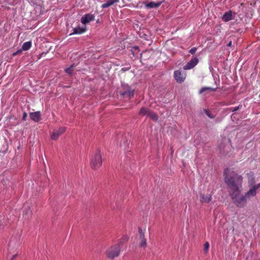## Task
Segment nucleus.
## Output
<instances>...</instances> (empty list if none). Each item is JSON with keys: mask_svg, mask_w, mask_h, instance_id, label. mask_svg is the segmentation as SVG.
<instances>
[{"mask_svg": "<svg viewBox=\"0 0 260 260\" xmlns=\"http://www.w3.org/2000/svg\"><path fill=\"white\" fill-rule=\"evenodd\" d=\"M224 182L230 196H235L241 191L243 177L233 170L226 168L224 170Z\"/></svg>", "mask_w": 260, "mask_h": 260, "instance_id": "1", "label": "nucleus"}, {"mask_svg": "<svg viewBox=\"0 0 260 260\" xmlns=\"http://www.w3.org/2000/svg\"><path fill=\"white\" fill-rule=\"evenodd\" d=\"M119 244L113 245L108 248L106 251V256L110 259L118 257L120 253Z\"/></svg>", "mask_w": 260, "mask_h": 260, "instance_id": "2", "label": "nucleus"}, {"mask_svg": "<svg viewBox=\"0 0 260 260\" xmlns=\"http://www.w3.org/2000/svg\"><path fill=\"white\" fill-rule=\"evenodd\" d=\"M241 191L237 193L234 196H230L236 206L239 208L244 207L247 204V197L245 195H240Z\"/></svg>", "mask_w": 260, "mask_h": 260, "instance_id": "3", "label": "nucleus"}, {"mask_svg": "<svg viewBox=\"0 0 260 260\" xmlns=\"http://www.w3.org/2000/svg\"><path fill=\"white\" fill-rule=\"evenodd\" d=\"M102 164V155L99 150H97L91 159L90 165L94 170L99 169Z\"/></svg>", "mask_w": 260, "mask_h": 260, "instance_id": "4", "label": "nucleus"}, {"mask_svg": "<svg viewBox=\"0 0 260 260\" xmlns=\"http://www.w3.org/2000/svg\"><path fill=\"white\" fill-rule=\"evenodd\" d=\"M120 93L124 97L131 98L134 96V89H132L127 85H124L122 86V88L120 90Z\"/></svg>", "mask_w": 260, "mask_h": 260, "instance_id": "5", "label": "nucleus"}, {"mask_svg": "<svg viewBox=\"0 0 260 260\" xmlns=\"http://www.w3.org/2000/svg\"><path fill=\"white\" fill-rule=\"evenodd\" d=\"M174 76L176 82L179 83L183 82L185 79V75L180 70L174 71Z\"/></svg>", "mask_w": 260, "mask_h": 260, "instance_id": "6", "label": "nucleus"}, {"mask_svg": "<svg viewBox=\"0 0 260 260\" xmlns=\"http://www.w3.org/2000/svg\"><path fill=\"white\" fill-rule=\"evenodd\" d=\"M260 187V183L257 185H253L251 187L249 190L245 193V196L247 198L249 199L253 197L256 194V190Z\"/></svg>", "mask_w": 260, "mask_h": 260, "instance_id": "7", "label": "nucleus"}, {"mask_svg": "<svg viewBox=\"0 0 260 260\" xmlns=\"http://www.w3.org/2000/svg\"><path fill=\"white\" fill-rule=\"evenodd\" d=\"M66 128L65 127H61L57 129L54 131L51 135V138L53 140H56L58 138L65 132Z\"/></svg>", "mask_w": 260, "mask_h": 260, "instance_id": "8", "label": "nucleus"}, {"mask_svg": "<svg viewBox=\"0 0 260 260\" xmlns=\"http://www.w3.org/2000/svg\"><path fill=\"white\" fill-rule=\"evenodd\" d=\"M198 62L199 59L198 58H193L184 66L183 69L185 70H190L194 68L198 64Z\"/></svg>", "mask_w": 260, "mask_h": 260, "instance_id": "9", "label": "nucleus"}, {"mask_svg": "<svg viewBox=\"0 0 260 260\" xmlns=\"http://www.w3.org/2000/svg\"><path fill=\"white\" fill-rule=\"evenodd\" d=\"M94 20V16L91 14H86L81 18V22L83 24H86Z\"/></svg>", "mask_w": 260, "mask_h": 260, "instance_id": "10", "label": "nucleus"}, {"mask_svg": "<svg viewBox=\"0 0 260 260\" xmlns=\"http://www.w3.org/2000/svg\"><path fill=\"white\" fill-rule=\"evenodd\" d=\"M200 202L203 203H208L212 200V194L200 193Z\"/></svg>", "mask_w": 260, "mask_h": 260, "instance_id": "11", "label": "nucleus"}, {"mask_svg": "<svg viewBox=\"0 0 260 260\" xmlns=\"http://www.w3.org/2000/svg\"><path fill=\"white\" fill-rule=\"evenodd\" d=\"M73 30V31L70 34V36H72L73 35L82 34L86 31V28L85 27L78 26L77 27L74 28Z\"/></svg>", "mask_w": 260, "mask_h": 260, "instance_id": "12", "label": "nucleus"}, {"mask_svg": "<svg viewBox=\"0 0 260 260\" xmlns=\"http://www.w3.org/2000/svg\"><path fill=\"white\" fill-rule=\"evenodd\" d=\"M29 117L33 121L38 122L41 120V113L40 111L30 113Z\"/></svg>", "mask_w": 260, "mask_h": 260, "instance_id": "13", "label": "nucleus"}, {"mask_svg": "<svg viewBox=\"0 0 260 260\" xmlns=\"http://www.w3.org/2000/svg\"><path fill=\"white\" fill-rule=\"evenodd\" d=\"M119 0H107L105 3L102 5L101 8L103 9L107 8L112 6L115 3L119 2Z\"/></svg>", "mask_w": 260, "mask_h": 260, "instance_id": "14", "label": "nucleus"}, {"mask_svg": "<svg viewBox=\"0 0 260 260\" xmlns=\"http://www.w3.org/2000/svg\"><path fill=\"white\" fill-rule=\"evenodd\" d=\"M162 3V2H159L155 3L154 2H150V3L146 4L145 7L148 9H152L154 8L159 7Z\"/></svg>", "mask_w": 260, "mask_h": 260, "instance_id": "15", "label": "nucleus"}, {"mask_svg": "<svg viewBox=\"0 0 260 260\" xmlns=\"http://www.w3.org/2000/svg\"><path fill=\"white\" fill-rule=\"evenodd\" d=\"M220 153L223 154H226L228 153V150L230 149V146L228 145L221 144L219 147Z\"/></svg>", "mask_w": 260, "mask_h": 260, "instance_id": "16", "label": "nucleus"}, {"mask_svg": "<svg viewBox=\"0 0 260 260\" xmlns=\"http://www.w3.org/2000/svg\"><path fill=\"white\" fill-rule=\"evenodd\" d=\"M222 19L224 21H229L233 19L232 14L231 11L226 12L222 17Z\"/></svg>", "mask_w": 260, "mask_h": 260, "instance_id": "17", "label": "nucleus"}, {"mask_svg": "<svg viewBox=\"0 0 260 260\" xmlns=\"http://www.w3.org/2000/svg\"><path fill=\"white\" fill-rule=\"evenodd\" d=\"M31 46V41L26 42L23 43L22 46V49L24 51H27L29 50Z\"/></svg>", "mask_w": 260, "mask_h": 260, "instance_id": "18", "label": "nucleus"}, {"mask_svg": "<svg viewBox=\"0 0 260 260\" xmlns=\"http://www.w3.org/2000/svg\"><path fill=\"white\" fill-rule=\"evenodd\" d=\"M149 111L150 110H149L147 108L143 107L141 109L139 114L142 116H148Z\"/></svg>", "mask_w": 260, "mask_h": 260, "instance_id": "19", "label": "nucleus"}, {"mask_svg": "<svg viewBox=\"0 0 260 260\" xmlns=\"http://www.w3.org/2000/svg\"><path fill=\"white\" fill-rule=\"evenodd\" d=\"M147 116L151 118L154 121H157L158 119V117L157 115L151 111H150L148 113V115Z\"/></svg>", "mask_w": 260, "mask_h": 260, "instance_id": "20", "label": "nucleus"}, {"mask_svg": "<svg viewBox=\"0 0 260 260\" xmlns=\"http://www.w3.org/2000/svg\"><path fill=\"white\" fill-rule=\"evenodd\" d=\"M75 67L74 65V64H72L71 66L70 67L68 68H67L66 70H65V72L69 74V75H72V73H73V72L74 71V68Z\"/></svg>", "mask_w": 260, "mask_h": 260, "instance_id": "21", "label": "nucleus"}, {"mask_svg": "<svg viewBox=\"0 0 260 260\" xmlns=\"http://www.w3.org/2000/svg\"><path fill=\"white\" fill-rule=\"evenodd\" d=\"M216 89V88H212L211 87H203L201 89V90H200V93H202L204 92H205V91L206 90H212V91H215Z\"/></svg>", "mask_w": 260, "mask_h": 260, "instance_id": "22", "label": "nucleus"}, {"mask_svg": "<svg viewBox=\"0 0 260 260\" xmlns=\"http://www.w3.org/2000/svg\"><path fill=\"white\" fill-rule=\"evenodd\" d=\"M139 234L140 236V240L145 239L144 233L143 232L142 229L141 228H139Z\"/></svg>", "mask_w": 260, "mask_h": 260, "instance_id": "23", "label": "nucleus"}, {"mask_svg": "<svg viewBox=\"0 0 260 260\" xmlns=\"http://www.w3.org/2000/svg\"><path fill=\"white\" fill-rule=\"evenodd\" d=\"M209 246H210V245H209V242H206L204 245V250L206 253H207L208 252L209 249Z\"/></svg>", "mask_w": 260, "mask_h": 260, "instance_id": "24", "label": "nucleus"}, {"mask_svg": "<svg viewBox=\"0 0 260 260\" xmlns=\"http://www.w3.org/2000/svg\"><path fill=\"white\" fill-rule=\"evenodd\" d=\"M139 245L141 247H145L147 246L146 240L145 239H141Z\"/></svg>", "mask_w": 260, "mask_h": 260, "instance_id": "25", "label": "nucleus"}, {"mask_svg": "<svg viewBox=\"0 0 260 260\" xmlns=\"http://www.w3.org/2000/svg\"><path fill=\"white\" fill-rule=\"evenodd\" d=\"M139 48L138 46L133 47V49L132 50V53L134 55H135V52L138 53V52H139Z\"/></svg>", "mask_w": 260, "mask_h": 260, "instance_id": "26", "label": "nucleus"}, {"mask_svg": "<svg viewBox=\"0 0 260 260\" xmlns=\"http://www.w3.org/2000/svg\"><path fill=\"white\" fill-rule=\"evenodd\" d=\"M22 50H23L21 49H19V50H17V51L14 52L13 53V56H16L17 55L21 54Z\"/></svg>", "mask_w": 260, "mask_h": 260, "instance_id": "27", "label": "nucleus"}, {"mask_svg": "<svg viewBox=\"0 0 260 260\" xmlns=\"http://www.w3.org/2000/svg\"><path fill=\"white\" fill-rule=\"evenodd\" d=\"M196 51H197V48L193 47L189 50V52L190 53H191V54H193L196 53Z\"/></svg>", "mask_w": 260, "mask_h": 260, "instance_id": "28", "label": "nucleus"}, {"mask_svg": "<svg viewBox=\"0 0 260 260\" xmlns=\"http://www.w3.org/2000/svg\"><path fill=\"white\" fill-rule=\"evenodd\" d=\"M205 113L210 118H212L214 117V116L211 115V114L209 110H205Z\"/></svg>", "mask_w": 260, "mask_h": 260, "instance_id": "29", "label": "nucleus"}, {"mask_svg": "<svg viewBox=\"0 0 260 260\" xmlns=\"http://www.w3.org/2000/svg\"><path fill=\"white\" fill-rule=\"evenodd\" d=\"M32 212L31 210H30L29 208L27 209V210L25 213V214L26 215H29L30 216H31V215H32Z\"/></svg>", "mask_w": 260, "mask_h": 260, "instance_id": "30", "label": "nucleus"}, {"mask_svg": "<svg viewBox=\"0 0 260 260\" xmlns=\"http://www.w3.org/2000/svg\"><path fill=\"white\" fill-rule=\"evenodd\" d=\"M239 108H240L239 106L235 107L234 108H230V110L232 112H235V111H237L238 110H239Z\"/></svg>", "mask_w": 260, "mask_h": 260, "instance_id": "31", "label": "nucleus"}, {"mask_svg": "<svg viewBox=\"0 0 260 260\" xmlns=\"http://www.w3.org/2000/svg\"><path fill=\"white\" fill-rule=\"evenodd\" d=\"M27 116V113L25 112H24L23 113L22 118V120L25 121L26 120V118Z\"/></svg>", "mask_w": 260, "mask_h": 260, "instance_id": "32", "label": "nucleus"}, {"mask_svg": "<svg viewBox=\"0 0 260 260\" xmlns=\"http://www.w3.org/2000/svg\"><path fill=\"white\" fill-rule=\"evenodd\" d=\"M232 42L231 41H230V42L228 44L227 46L228 47H231L232 46Z\"/></svg>", "mask_w": 260, "mask_h": 260, "instance_id": "33", "label": "nucleus"}, {"mask_svg": "<svg viewBox=\"0 0 260 260\" xmlns=\"http://www.w3.org/2000/svg\"><path fill=\"white\" fill-rule=\"evenodd\" d=\"M16 256H17V255H14L12 256V258H11V260H14V258L16 257Z\"/></svg>", "mask_w": 260, "mask_h": 260, "instance_id": "34", "label": "nucleus"}]
</instances>
